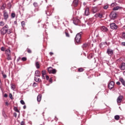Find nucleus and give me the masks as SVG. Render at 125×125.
Listing matches in <instances>:
<instances>
[{
  "label": "nucleus",
  "instance_id": "obj_56",
  "mask_svg": "<svg viewBox=\"0 0 125 125\" xmlns=\"http://www.w3.org/2000/svg\"><path fill=\"white\" fill-rule=\"evenodd\" d=\"M4 97H7V94H4Z\"/></svg>",
  "mask_w": 125,
  "mask_h": 125
},
{
  "label": "nucleus",
  "instance_id": "obj_7",
  "mask_svg": "<svg viewBox=\"0 0 125 125\" xmlns=\"http://www.w3.org/2000/svg\"><path fill=\"white\" fill-rule=\"evenodd\" d=\"M89 14H90V13L89 12V8H88V7H87L84 11V15L85 16H88Z\"/></svg>",
  "mask_w": 125,
  "mask_h": 125
},
{
  "label": "nucleus",
  "instance_id": "obj_19",
  "mask_svg": "<svg viewBox=\"0 0 125 125\" xmlns=\"http://www.w3.org/2000/svg\"><path fill=\"white\" fill-rule=\"evenodd\" d=\"M41 100H42V95H39L37 96V101L38 102H41Z\"/></svg>",
  "mask_w": 125,
  "mask_h": 125
},
{
  "label": "nucleus",
  "instance_id": "obj_4",
  "mask_svg": "<svg viewBox=\"0 0 125 125\" xmlns=\"http://www.w3.org/2000/svg\"><path fill=\"white\" fill-rule=\"evenodd\" d=\"M111 29L112 30H117L118 29V26L115 23H111L110 24Z\"/></svg>",
  "mask_w": 125,
  "mask_h": 125
},
{
  "label": "nucleus",
  "instance_id": "obj_51",
  "mask_svg": "<svg viewBox=\"0 0 125 125\" xmlns=\"http://www.w3.org/2000/svg\"><path fill=\"white\" fill-rule=\"evenodd\" d=\"M25 124V123L24 122V121H22L21 123V125H24Z\"/></svg>",
  "mask_w": 125,
  "mask_h": 125
},
{
  "label": "nucleus",
  "instance_id": "obj_20",
  "mask_svg": "<svg viewBox=\"0 0 125 125\" xmlns=\"http://www.w3.org/2000/svg\"><path fill=\"white\" fill-rule=\"evenodd\" d=\"M53 69V68H52V67H49L47 68V71H48L49 74H51V72H52Z\"/></svg>",
  "mask_w": 125,
  "mask_h": 125
},
{
  "label": "nucleus",
  "instance_id": "obj_18",
  "mask_svg": "<svg viewBox=\"0 0 125 125\" xmlns=\"http://www.w3.org/2000/svg\"><path fill=\"white\" fill-rule=\"evenodd\" d=\"M105 44H107L106 42H102L100 44L99 46L101 48H102V47H103V45H105Z\"/></svg>",
  "mask_w": 125,
  "mask_h": 125
},
{
  "label": "nucleus",
  "instance_id": "obj_37",
  "mask_svg": "<svg viewBox=\"0 0 125 125\" xmlns=\"http://www.w3.org/2000/svg\"><path fill=\"white\" fill-rule=\"evenodd\" d=\"M21 60L22 61H26L27 60V58L26 57H23L21 58Z\"/></svg>",
  "mask_w": 125,
  "mask_h": 125
},
{
  "label": "nucleus",
  "instance_id": "obj_16",
  "mask_svg": "<svg viewBox=\"0 0 125 125\" xmlns=\"http://www.w3.org/2000/svg\"><path fill=\"white\" fill-rule=\"evenodd\" d=\"M78 4L79 1L78 0H74L73 2V4L74 5V6H77Z\"/></svg>",
  "mask_w": 125,
  "mask_h": 125
},
{
  "label": "nucleus",
  "instance_id": "obj_60",
  "mask_svg": "<svg viewBox=\"0 0 125 125\" xmlns=\"http://www.w3.org/2000/svg\"><path fill=\"white\" fill-rule=\"evenodd\" d=\"M5 104H6L7 106H8V103L6 102V103H5Z\"/></svg>",
  "mask_w": 125,
  "mask_h": 125
},
{
  "label": "nucleus",
  "instance_id": "obj_48",
  "mask_svg": "<svg viewBox=\"0 0 125 125\" xmlns=\"http://www.w3.org/2000/svg\"><path fill=\"white\" fill-rule=\"evenodd\" d=\"M27 52L28 53H32V51H31V50L30 49H28L27 50Z\"/></svg>",
  "mask_w": 125,
  "mask_h": 125
},
{
  "label": "nucleus",
  "instance_id": "obj_61",
  "mask_svg": "<svg viewBox=\"0 0 125 125\" xmlns=\"http://www.w3.org/2000/svg\"><path fill=\"white\" fill-rule=\"evenodd\" d=\"M94 0V1H96V0Z\"/></svg>",
  "mask_w": 125,
  "mask_h": 125
},
{
  "label": "nucleus",
  "instance_id": "obj_22",
  "mask_svg": "<svg viewBox=\"0 0 125 125\" xmlns=\"http://www.w3.org/2000/svg\"><path fill=\"white\" fill-rule=\"evenodd\" d=\"M122 8V7L117 6L113 8V10H119V9Z\"/></svg>",
  "mask_w": 125,
  "mask_h": 125
},
{
  "label": "nucleus",
  "instance_id": "obj_43",
  "mask_svg": "<svg viewBox=\"0 0 125 125\" xmlns=\"http://www.w3.org/2000/svg\"><path fill=\"white\" fill-rule=\"evenodd\" d=\"M9 96L10 99H12L13 98V97H12V94H11V93L9 94Z\"/></svg>",
  "mask_w": 125,
  "mask_h": 125
},
{
  "label": "nucleus",
  "instance_id": "obj_45",
  "mask_svg": "<svg viewBox=\"0 0 125 125\" xmlns=\"http://www.w3.org/2000/svg\"><path fill=\"white\" fill-rule=\"evenodd\" d=\"M37 84H38L36 83H34L33 84V86H34V87H36V86H37Z\"/></svg>",
  "mask_w": 125,
  "mask_h": 125
},
{
  "label": "nucleus",
  "instance_id": "obj_6",
  "mask_svg": "<svg viewBox=\"0 0 125 125\" xmlns=\"http://www.w3.org/2000/svg\"><path fill=\"white\" fill-rule=\"evenodd\" d=\"M123 98H124V96L122 95H120L117 99V103H121L122 101H123Z\"/></svg>",
  "mask_w": 125,
  "mask_h": 125
},
{
  "label": "nucleus",
  "instance_id": "obj_33",
  "mask_svg": "<svg viewBox=\"0 0 125 125\" xmlns=\"http://www.w3.org/2000/svg\"><path fill=\"white\" fill-rule=\"evenodd\" d=\"M122 38L125 40V33H123L122 35Z\"/></svg>",
  "mask_w": 125,
  "mask_h": 125
},
{
  "label": "nucleus",
  "instance_id": "obj_27",
  "mask_svg": "<svg viewBox=\"0 0 125 125\" xmlns=\"http://www.w3.org/2000/svg\"><path fill=\"white\" fill-rule=\"evenodd\" d=\"M21 27H22V28H24V27H25V21H21Z\"/></svg>",
  "mask_w": 125,
  "mask_h": 125
},
{
  "label": "nucleus",
  "instance_id": "obj_59",
  "mask_svg": "<svg viewBox=\"0 0 125 125\" xmlns=\"http://www.w3.org/2000/svg\"><path fill=\"white\" fill-rule=\"evenodd\" d=\"M23 108L24 109H26V105H24L23 106Z\"/></svg>",
  "mask_w": 125,
  "mask_h": 125
},
{
  "label": "nucleus",
  "instance_id": "obj_9",
  "mask_svg": "<svg viewBox=\"0 0 125 125\" xmlns=\"http://www.w3.org/2000/svg\"><path fill=\"white\" fill-rule=\"evenodd\" d=\"M106 53L107 54H108L110 56L111 55H113L114 52L113 51V50L111 49H107Z\"/></svg>",
  "mask_w": 125,
  "mask_h": 125
},
{
  "label": "nucleus",
  "instance_id": "obj_25",
  "mask_svg": "<svg viewBox=\"0 0 125 125\" xmlns=\"http://www.w3.org/2000/svg\"><path fill=\"white\" fill-rule=\"evenodd\" d=\"M51 74H56V69H52V71L51 72Z\"/></svg>",
  "mask_w": 125,
  "mask_h": 125
},
{
  "label": "nucleus",
  "instance_id": "obj_29",
  "mask_svg": "<svg viewBox=\"0 0 125 125\" xmlns=\"http://www.w3.org/2000/svg\"><path fill=\"white\" fill-rule=\"evenodd\" d=\"M11 89H12V90H14V89L15 88V85H14V84H11Z\"/></svg>",
  "mask_w": 125,
  "mask_h": 125
},
{
  "label": "nucleus",
  "instance_id": "obj_17",
  "mask_svg": "<svg viewBox=\"0 0 125 125\" xmlns=\"http://www.w3.org/2000/svg\"><path fill=\"white\" fill-rule=\"evenodd\" d=\"M79 22H80V20L79 19L74 20L73 21V23L75 25H78V23H79Z\"/></svg>",
  "mask_w": 125,
  "mask_h": 125
},
{
  "label": "nucleus",
  "instance_id": "obj_36",
  "mask_svg": "<svg viewBox=\"0 0 125 125\" xmlns=\"http://www.w3.org/2000/svg\"><path fill=\"white\" fill-rule=\"evenodd\" d=\"M11 17H12V18H14L15 17V13H12L11 14Z\"/></svg>",
  "mask_w": 125,
  "mask_h": 125
},
{
  "label": "nucleus",
  "instance_id": "obj_49",
  "mask_svg": "<svg viewBox=\"0 0 125 125\" xmlns=\"http://www.w3.org/2000/svg\"><path fill=\"white\" fill-rule=\"evenodd\" d=\"M46 79L47 81H48V80L49 79V77L48 76H46Z\"/></svg>",
  "mask_w": 125,
  "mask_h": 125
},
{
  "label": "nucleus",
  "instance_id": "obj_2",
  "mask_svg": "<svg viewBox=\"0 0 125 125\" xmlns=\"http://www.w3.org/2000/svg\"><path fill=\"white\" fill-rule=\"evenodd\" d=\"M82 35H83V32H82L76 35V36L75 37V41L76 42H77V43H79V42H81V36H82Z\"/></svg>",
  "mask_w": 125,
  "mask_h": 125
},
{
  "label": "nucleus",
  "instance_id": "obj_24",
  "mask_svg": "<svg viewBox=\"0 0 125 125\" xmlns=\"http://www.w3.org/2000/svg\"><path fill=\"white\" fill-rule=\"evenodd\" d=\"M5 51H6V53L8 55H10V50H9V49H7Z\"/></svg>",
  "mask_w": 125,
  "mask_h": 125
},
{
  "label": "nucleus",
  "instance_id": "obj_30",
  "mask_svg": "<svg viewBox=\"0 0 125 125\" xmlns=\"http://www.w3.org/2000/svg\"><path fill=\"white\" fill-rule=\"evenodd\" d=\"M33 5L35 7H38V2H35L33 3Z\"/></svg>",
  "mask_w": 125,
  "mask_h": 125
},
{
  "label": "nucleus",
  "instance_id": "obj_32",
  "mask_svg": "<svg viewBox=\"0 0 125 125\" xmlns=\"http://www.w3.org/2000/svg\"><path fill=\"white\" fill-rule=\"evenodd\" d=\"M46 74V72H45V70H43L42 71V75L45 76Z\"/></svg>",
  "mask_w": 125,
  "mask_h": 125
},
{
  "label": "nucleus",
  "instance_id": "obj_42",
  "mask_svg": "<svg viewBox=\"0 0 125 125\" xmlns=\"http://www.w3.org/2000/svg\"><path fill=\"white\" fill-rule=\"evenodd\" d=\"M2 74L3 78H4V79H6L7 76L6 75V74H3V73H2Z\"/></svg>",
  "mask_w": 125,
  "mask_h": 125
},
{
  "label": "nucleus",
  "instance_id": "obj_46",
  "mask_svg": "<svg viewBox=\"0 0 125 125\" xmlns=\"http://www.w3.org/2000/svg\"><path fill=\"white\" fill-rule=\"evenodd\" d=\"M98 17H99V18H102V17H103L102 14H99Z\"/></svg>",
  "mask_w": 125,
  "mask_h": 125
},
{
  "label": "nucleus",
  "instance_id": "obj_5",
  "mask_svg": "<svg viewBox=\"0 0 125 125\" xmlns=\"http://www.w3.org/2000/svg\"><path fill=\"white\" fill-rule=\"evenodd\" d=\"M3 13L4 19L6 21V20L8 19V17H9L8 13H7L6 11H3Z\"/></svg>",
  "mask_w": 125,
  "mask_h": 125
},
{
  "label": "nucleus",
  "instance_id": "obj_35",
  "mask_svg": "<svg viewBox=\"0 0 125 125\" xmlns=\"http://www.w3.org/2000/svg\"><path fill=\"white\" fill-rule=\"evenodd\" d=\"M7 59L8 60H11V56H10V55H8Z\"/></svg>",
  "mask_w": 125,
  "mask_h": 125
},
{
  "label": "nucleus",
  "instance_id": "obj_55",
  "mask_svg": "<svg viewBox=\"0 0 125 125\" xmlns=\"http://www.w3.org/2000/svg\"><path fill=\"white\" fill-rule=\"evenodd\" d=\"M49 54H50V55H53V53L50 52L49 53Z\"/></svg>",
  "mask_w": 125,
  "mask_h": 125
},
{
  "label": "nucleus",
  "instance_id": "obj_31",
  "mask_svg": "<svg viewBox=\"0 0 125 125\" xmlns=\"http://www.w3.org/2000/svg\"><path fill=\"white\" fill-rule=\"evenodd\" d=\"M92 56H93L92 54H90V55H89L87 57H88V59H91V58H92Z\"/></svg>",
  "mask_w": 125,
  "mask_h": 125
},
{
  "label": "nucleus",
  "instance_id": "obj_3",
  "mask_svg": "<svg viewBox=\"0 0 125 125\" xmlns=\"http://www.w3.org/2000/svg\"><path fill=\"white\" fill-rule=\"evenodd\" d=\"M109 17L110 19H112V20H115L116 18H117V13L112 12L109 15Z\"/></svg>",
  "mask_w": 125,
  "mask_h": 125
},
{
  "label": "nucleus",
  "instance_id": "obj_63",
  "mask_svg": "<svg viewBox=\"0 0 125 125\" xmlns=\"http://www.w3.org/2000/svg\"><path fill=\"white\" fill-rule=\"evenodd\" d=\"M2 7H3V6H2V7H1V8H2Z\"/></svg>",
  "mask_w": 125,
  "mask_h": 125
},
{
  "label": "nucleus",
  "instance_id": "obj_26",
  "mask_svg": "<svg viewBox=\"0 0 125 125\" xmlns=\"http://www.w3.org/2000/svg\"><path fill=\"white\" fill-rule=\"evenodd\" d=\"M114 119L116 120L117 121L119 120L120 119V116L119 115H116L114 117Z\"/></svg>",
  "mask_w": 125,
  "mask_h": 125
},
{
  "label": "nucleus",
  "instance_id": "obj_40",
  "mask_svg": "<svg viewBox=\"0 0 125 125\" xmlns=\"http://www.w3.org/2000/svg\"><path fill=\"white\" fill-rule=\"evenodd\" d=\"M65 36L66 37H67L68 38H69V37H70V35H69V33L68 32H65Z\"/></svg>",
  "mask_w": 125,
  "mask_h": 125
},
{
  "label": "nucleus",
  "instance_id": "obj_39",
  "mask_svg": "<svg viewBox=\"0 0 125 125\" xmlns=\"http://www.w3.org/2000/svg\"><path fill=\"white\" fill-rule=\"evenodd\" d=\"M78 72H83V68H79Z\"/></svg>",
  "mask_w": 125,
  "mask_h": 125
},
{
  "label": "nucleus",
  "instance_id": "obj_38",
  "mask_svg": "<svg viewBox=\"0 0 125 125\" xmlns=\"http://www.w3.org/2000/svg\"><path fill=\"white\" fill-rule=\"evenodd\" d=\"M20 102H21V104H22V105H25V102H24L23 100H21L20 101Z\"/></svg>",
  "mask_w": 125,
  "mask_h": 125
},
{
  "label": "nucleus",
  "instance_id": "obj_14",
  "mask_svg": "<svg viewBox=\"0 0 125 125\" xmlns=\"http://www.w3.org/2000/svg\"><path fill=\"white\" fill-rule=\"evenodd\" d=\"M34 81L36 82V83H42V80H41L40 78L38 77H35L34 78Z\"/></svg>",
  "mask_w": 125,
  "mask_h": 125
},
{
  "label": "nucleus",
  "instance_id": "obj_21",
  "mask_svg": "<svg viewBox=\"0 0 125 125\" xmlns=\"http://www.w3.org/2000/svg\"><path fill=\"white\" fill-rule=\"evenodd\" d=\"M35 66L37 69H40V63L38 62H35Z\"/></svg>",
  "mask_w": 125,
  "mask_h": 125
},
{
  "label": "nucleus",
  "instance_id": "obj_11",
  "mask_svg": "<svg viewBox=\"0 0 125 125\" xmlns=\"http://www.w3.org/2000/svg\"><path fill=\"white\" fill-rule=\"evenodd\" d=\"M120 69L122 71H124V70H125V63L122 62L120 65Z\"/></svg>",
  "mask_w": 125,
  "mask_h": 125
},
{
  "label": "nucleus",
  "instance_id": "obj_41",
  "mask_svg": "<svg viewBox=\"0 0 125 125\" xmlns=\"http://www.w3.org/2000/svg\"><path fill=\"white\" fill-rule=\"evenodd\" d=\"M108 7H109V5H106L104 7V9H107V8H108Z\"/></svg>",
  "mask_w": 125,
  "mask_h": 125
},
{
  "label": "nucleus",
  "instance_id": "obj_47",
  "mask_svg": "<svg viewBox=\"0 0 125 125\" xmlns=\"http://www.w3.org/2000/svg\"><path fill=\"white\" fill-rule=\"evenodd\" d=\"M121 45H122L123 46H125V42H122L121 43Z\"/></svg>",
  "mask_w": 125,
  "mask_h": 125
},
{
  "label": "nucleus",
  "instance_id": "obj_12",
  "mask_svg": "<svg viewBox=\"0 0 125 125\" xmlns=\"http://www.w3.org/2000/svg\"><path fill=\"white\" fill-rule=\"evenodd\" d=\"M35 77H41V72L39 70H36L35 73Z\"/></svg>",
  "mask_w": 125,
  "mask_h": 125
},
{
  "label": "nucleus",
  "instance_id": "obj_13",
  "mask_svg": "<svg viewBox=\"0 0 125 125\" xmlns=\"http://www.w3.org/2000/svg\"><path fill=\"white\" fill-rule=\"evenodd\" d=\"M92 11L93 13H96L98 12V9L96 7H94L92 8Z\"/></svg>",
  "mask_w": 125,
  "mask_h": 125
},
{
  "label": "nucleus",
  "instance_id": "obj_8",
  "mask_svg": "<svg viewBox=\"0 0 125 125\" xmlns=\"http://www.w3.org/2000/svg\"><path fill=\"white\" fill-rule=\"evenodd\" d=\"M114 84H115V83H114V82L113 81L110 82V83L108 84V88L109 89H112V88L114 87Z\"/></svg>",
  "mask_w": 125,
  "mask_h": 125
},
{
  "label": "nucleus",
  "instance_id": "obj_50",
  "mask_svg": "<svg viewBox=\"0 0 125 125\" xmlns=\"http://www.w3.org/2000/svg\"><path fill=\"white\" fill-rule=\"evenodd\" d=\"M1 51H4V47H1Z\"/></svg>",
  "mask_w": 125,
  "mask_h": 125
},
{
  "label": "nucleus",
  "instance_id": "obj_28",
  "mask_svg": "<svg viewBox=\"0 0 125 125\" xmlns=\"http://www.w3.org/2000/svg\"><path fill=\"white\" fill-rule=\"evenodd\" d=\"M0 26L1 27H3V26H4V22L3 21H0Z\"/></svg>",
  "mask_w": 125,
  "mask_h": 125
},
{
  "label": "nucleus",
  "instance_id": "obj_44",
  "mask_svg": "<svg viewBox=\"0 0 125 125\" xmlns=\"http://www.w3.org/2000/svg\"><path fill=\"white\" fill-rule=\"evenodd\" d=\"M8 7L9 8H11V3H8Z\"/></svg>",
  "mask_w": 125,
  "mask_h": 125
},
{
  "label": "nucleus",
  "instance_id": "obj_52",
  "mask_svg": "<svg viewBox=\"0 0 125 125\" xmlns=\"http://www.w3.org/2000/svg\"><path fill=\"white\" fill-rule=\"evenodd\" d=\"M116 84H118V85H120V84H121V83H120V82H117L116 83Z\"/></svg>",
  "mask_w": 125,
  "mask_h": 125
},
{
  "label": "nucleus",
  "instance_id": "obj_57",
  "mask_svg": "<svg viewBox=\"0 0 125 125\" xmlns=\"http://www.w3.org/2000/svg\"><path fill=\"white\" fill-rule=\"evenodd\" d=\"M115 6V3H112L111 4V6Z\"/></svg>",
  "mask_w": 125,
  "mask_h": 125
},
{
  "label": "nucleus",
  "instance_id": "obj_62",
  "mask_svg": "<svg viewBox=\"0 0 125 125\" xmlns=\"http://www.w3.org/2000/svg\"><path fill=\"white\" fill-rule=\"evenodd\" d=\"M123 28H125V26H124L123 27Z\"/></svg>",
  "mask_w": 125,
  "mask_h": 125
},
{
  "label": "nucleus",
  "instance_id": "obj_53",
  "mask_svg": "<svg viewBox=\"0 0 125 125\" xmlns=\"http://www.w3.org/2000/svg\"><path fill=\"white\" fill-rule=\"evenodd\" d=\"M14 116L16 118V117H17V114L16 113H14Z\"/></svg>",
  "mask_w": 125,
  "mask_h": 125
},
{
  "label": "nucleus",
  "instance_id": "obj_1",
  "mask_svg": "<svg viewBox=\"0 0 125 125\" xmlns=\"http://www.w3.org/2000/svg\"><path fill=\"white\" fill-rule=\"evenodd\" d=\"M8 34L10 35L12 33V30L10 29H9L8 25L6 24L3 27L0 29L1 35H5V34Z\"/></svg>",
  "mask_w": 125,
  "mask_h": 125
},
{
  "label": "nucleus",
  "instance_id": "obj_10",
  "mask_svg": "<svg viewBox=\"0 0 125 125\" xmlns=\"http://www.w3.org/2000/svg\"><path fill=\"white\" fill-rule=\"evenodd\" d=\"M101 30L102 32H107L108 31V28L104 26H103L101 27Z\"/></svg>",
  "mask_w": 125,
  "mask_h": 125
},
{
  "label": "nucleus",
  "instance_id": "obj_54",
  "mask_svg": "<svg viewBox=\"0 0 125 125\" xmlns=\"http://www.w3.org/2000/svg\"><path fill=\"white\" fill-rule=\"evenodd\" d=\"M99 14H96L95 15V17H98Z\"/></svg>",
  "mask_w": 125,
  "mask_h": 125
},
{
  "label": "nucleus",
  "instance_id": "obj_15",
  "mask_svg": "<svg viewBox=\"0 0 125 125\" xmlns=\"http://www.w3.org/2000/svg\"><path fill=\"white\" fill-rule=\"evenodd\" d=\"M119 81H120V82H121V83H122V84L123 85H124V86H125V80H124V79H123V78H120L119 79Z\"/></svg>",
  "mask_w": 125,
  "mask_h": 125
},
{
  "label": "nucleus",
  "instance_id": "obj_34",
  "mask_svg": "<svg viewBox=\"0 0 125 125\" xmlns=\"http://www.w3.org/2000/svg\"><path fill=\"white\" fill-rule=\"evenodd\" d=\"M87 45H88L86 43H85V44H83V48H85V47H87Z\"/></svg>",
  "mask_w": 125,
  "mask_h": 125
},
{
  "label": "nucleus",
  "instance_id": "obj_23",
  "mask_svg": "<svg viewBox=\"0 0 125 125\" xmlns=\"http://www.w3.org/2000/svg\"><path fill=\"white\" fill-rule=\"evenodd\" d=\"M14 110L15 112H17V113H20V111H19V110H18V108H17V107L16 106L14 107Z\"/></svg>",
  "mask_w": 125,
  "mask_h": 125
},
{
  "label": "nucleus",
  "instance_id": "obj_58",
  "mask_svg": "<svg viewBox=\"0 0 125 125\" xmlns=\"http://www.w3.org/2000/svg\"><path fill=\"white\" fill-rule=\"evenodd\" d=\"M42 79H45L44 75H42Z\"/></svg>",
  "mask_w": 125,
  "mask_h": 125
}]
</instances>
